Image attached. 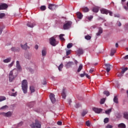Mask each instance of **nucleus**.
Returning <instances> with one entry per match:
<instances>
[{"instance_id":"1","label":"nucleus","mask_w":128,"mask_h":128,"mask_svg":"<svg viewBox=\"0 0 128 128\" xmlns=\"http://www.w3.org/2000/svg\"><path fill=\"white\" fill-rule=\"evenodd\" d=\"M18 76V70H11L9 74L8 78L9 82H12L14 80V78Z\"/></svg>"},{"instance_id":"2","label":"nucleus","mask_w":128,"mask_h":128,"mask_svg":"<svg viewBox=\"0 0 128 128\" xmlns=\"http://www.w3.org/2000/svg\"><path fill=\"white\" fill-rule=\"evenodd\" d=\"M22 88L23 92L26 94L28 92V81L26 80L22 81Z\"/></svg>"},{"instance_id":"3","label":"nucleus","mask_w":128,"mask_h":128,"mask_svg":"<svg viewBox=\"0 0 128 128\" xmlns=\"http://www.w3.org/2000/svg\"><path fill=\"white\" fill-rule=\"evenodd\" d=\"M31 128H40L42 126V124H40V122L38 120H35V122L32 123L30 124Z\"/></svg>"},{"instance_id":"4","label":"nucleus","mask_w":128,"mask_h":128,"mask_svg":"<svg viewBox=\"0 0 128 128\" xmlns=\"http://www.w3.org/2000/svg\"><path fill=\"white\" fill-rule=\"evenodd\" d=\"M72 22L70 21H67L63 26L64 30H68L72 27Z\"/></svg>"},{"instance_id":"5","label":"nucleus","mask_w":128,"mask_h":128,"mask_svg":"<svg viewBox=\"0 0 128 128\" xmlns=\"http://www.w3.org/2000/svg\"><path fill=\"white\" fill-rule=\"evenodd\" d=\"M50 44L52 46H56L58 44V42L56 41L54 37H52L50 38Z\"/></svg>"},{"instance_id":"6","label":"nucleus","mask_w":128,"mask_h":128,"mask_svg":"<svg viewBox=\"0 0 128 128\" xmlns=\"http://www.w3.org/2000/svg\"><path fill=\"white\" fill-rule=\"evenodd\" d=\"M0 114L4 116H6L7 118H10V116H12V113L10 112H2L0 113Z\"/></svg>"},{"instance_id":"7","label":"nucleus","mask_w":128,"mask_h":128,"mask_svg":"<svg viewBox=\"0 0 128 128\" xmlns=\"http://www.w3.org/2000/svg\"><path fill=\"white\" fill-rule=\"evenodd\" d=\"M56 5L54 4H48V8L50 10H54L56 8Z\"/></svg>"},{"instance_id":"8","label":"nucleus","mask_w":128,"mask_h":128,"mask_svg":"<svg viewBox=\"0 0 128 128\" xmlns=\"http://www.w3.org/2000/svg\"><path fill=\"white\" fill-rule=\"evenodd\" d=\"M8 8V6L6 4H0V10H6Z\"/></svg>"},{"instance_id":"9","label":"nucleus","mask_w":128,"mask_h":128,"mask_svg":"<svg viewBox=\"0 0 128 128\" xmlns=\"http://www.w3.org/2000/svg\"><path fill=\"white\" fill-rule=\"evenodd\" d=\"M104 66V68H106L107 72H110V66H110L109 64H105Z\"/></svg>"},{"instance_id":"10","label":"nucleus","mask_w":128,"mask_h":128,"mask_svg":"<svg viewBox=\"0 0 128 128\" xmlns=\"http://www.w3.org/2000/svg\"><path fill=\"white\" fill-rule=\"evenodd\" d=\"M50 98L52 104L56 102V98H54V94H50Z\"/></svg>"},{"instance_id":"11","label":"nucleus","mask_w":128,"mask_h":128,"mask_svg":"<svg viewBox=\"0 0 128 128\" xmlns=\"http://www.w3.org/2000/svg\"><path fill=\"white\" fill-rule=\"evenodd\" d=\"M92 110L96 112V114H100L102 110L100 108H93Z\"/></svg>"},{"instance_id":"12","label":"nucleus","mask_w":128,"mask_h":128,"mask_svg":"<svg viewBox=\"0 0 128 128\" xmlns=\"http://www.w3.org/2000/svg\"><path fill=\"white\" fill-rule=\"evenodd\" d=\"M20 46L22 50H26L28 48H30V46H28V43H26L24 45L20 44Z\"/></svg>"},{"instance_id":"13","label":"nucleus","mask_w":128,"mask_h":128,"mask_svg":"<svg viewBox=\"0 0 128 128\" xmlns=\"http://www.w3.org/2000/svg\"><path fill=\"white\" fill-rule=\"evenodd\" d=\"M11 50L12 52H18L20 50V48L18 47H12L11 48Z\"/></svg>"},{"instance_id":"14","label":"nucleus","mask_w":128,"mask_h":128,"mask_svg":"<svg viewBox=\"0 0 128 128\" xmlns=\"http://www.w3.org/2000/svg\"><path fill=\"white\" fill-rule=\"evenodd\" d=\"M16 68L20 72L22 70V66H20V62L18 60H17L16 62Z\"/></svg>"},{"instance_id":"15","label":"nucleus","mask_w":128,"mask_h":128,"mask_svg":"<svg viewBox=\"0 0 128 128\" xmlns=\"http://www.w3.org/2000/svg\"><path fill=\"white\" fill-rule=\"evenodd\" d=\"M26 26L28 28H34V26H36V24L32 23V22H28V23L26 24Z\"/></svg>"},{"instance_id":"16","label":"nucleus","mask_w":128,"mask_h":128,"mask_svg":"<svg viewBox=\"0 0 128 128\" xmlns=\"http://www.w3.org/2000/svg\"><path fill=\"white\" fill-rule=\"evenodd\" d=\"M74 64L72 62H69L66 64V68H72V66H74Z\"/></svg>"},{"instance_id":"17","label":"nucleus","mask_w":128,"mask_h":128,"mask_svg":"<svg viewBox=\"0 0 128 128\" xmlns=\"http://www.w3.org/2000/svg\"><path fill=\"white\" fill-rule=\"evenodd\" d=\"M101 14H108V10L106 9H102L100 10Z\"/></svg>"},{"instance_id":"18","label":"nucleus","mask_w":128,"mask_h":128,"mask_svg":"<svg viewBox=\"0 0 128 128\" xmlns=\"http://www.w3.org/2000/svg\"><path fill=\"white\" fill-rule=\"evenodd\" d=\"M102 34V28H99L98 32H97L96 34V35L97 36H100V34Z\"/></svg>"},{"instance_id":"19","label":"nucleus","mask_w":128,"mask_h":128,"mask_svg":"<svg viewBox=\"0 0 128 128\" xmlns=\"http://www.w3.org/2000/svg\"><path fill=\"white\" fill-rule=\"evenodd\" d=\"M62 98L65 100L66 98V89H63L62 93Z\"/></svg>"},{"instance_id":"20","label":"nucleus","mask_w":128,"mask_h":128,"mask_svg":"<svg viewBox=\"0 0 128 128\" xmlns=\"http://www.w3.org/2000/svg\"><path fill=\"white\" fill-rule=\"evenodd\" d=\"M77 18H79V20H82V14L80 13V12H78L76 14Z\"/></svg>"},{"instance_id":"21","label":"nucleus","mask_w":128,"mask_h":128,"mask_svg":"<svg viewBox=\"0 0 128 128\" xmlns=\"http://www.w3.org/2000/svg\"><path fill=\"white\" fill-rule=\"evenodd\" d=\"M10 60H12V58H8L3 60L4 64H8V62H10Z\"/></svg>"},{"instance_id":"22","label":"nucleus","mask_w":128,"mask_h":128,"mask_svg":"<svg viewBox=\"0 0 128 128\" xmlns=\"http://www.w3.org/2000/svg\"><path fill=\"white\" fill-rule=\"evenodd\" d=\"M118 128H126V124L124 123H120L118 124Z\"/></svg>"},{"instance_id":"23","label":"nucleus","mask_w":128,"mask_h":128,"mask_svg":"<svg viewBox=\"0 0 128 128\" xmlns=\"http://www.w3.org/2000/svg\"><path fill=\"white\" fill-rule=\"evenodd\" d=\"M84 54V50L82 48L78 49V56H80V54Z\"/></svg>"},{"instance_id":"24","label":"nucleus","mask_w":128,"mask_h":128,"mask_svg":"<svg viewBox=\"0 0 128 128\" xmlns=\"http://www.w3.org/2000/svg\"><path fill=\"white\" fill-rule=\"evenodd\" d=\"M116 50L114 48L112 49L111 52H110V56H112L114 55V54H116Z\"/></svg>"},{"instance_id":"25","label":"nucleus","mask_w":128,"mask_h":128,"mask_svg":"<svg viewBox=\"0 0 128 128\" xmlns=\"http://www.w3.org/2000/svg\"><path fill=\"white\" fill-rule=\"evenodd\" d=\"M24 57L26 58V60H30V58H32V56L28 53L25 54Z\"/></svg>"},{"instance_id":"26","label":"nucleus","mask_w":128,"mask_h":128,"mask_svg":"<svg viewBox=\"0 0 128 128\" xmlns=\"http://www.w3.org/2000/svg\"><path fill=\"white\" fill-rule=\"evenodd\" d=\"M82 10L84 12H88L90 10V9H88V7H83L82 8Z\"/></svg>"},{"instance_id":"27","label":"nucleus","mask_w":128,"mask_h":128,"mask_svg":"<svg viewBox=\"0 0 128 128\" xmlns=\"http://www.w3.org/2000/svg\"><path fill=\"white\" fill-rule=\"evenodd\" d=\"M42 56H46V50L44 49L42 50Z\"/></svg>"},{"instance_id":"28","label":"nucleus","mask_w":128,"mask_h":128,"mask_svg":"<svg viewBox=\"0 0 128 128\" xmlns=\"http://www.w3.org/2000/svg\"><path fill=\"white\" fill-rule=\"evenodd\" d=\"M114 102L116 104H118V97L116 96H115L114 98Z\"/></svg>"},{"instance_id":"29","label":"nucleus","mask_w":128,"mask_h":128,"mask_svg":"<svg viewBox=\"0 0 128 128\" xmlns=\"http://www.w3.org/2000/svg\"><path fill=\"white\" fill-rule=\"evenodd\" d=\"M124 118L126 120H128V112H125L124 114Z\"/></svg>"},{"instance_id":"30","label":"nucleus","mask_w":128,"mask_h":128,"mask_svg":"<svg viewBox=\"0 0 128 128\" xmlns=\"http://www.w3.org/2000/svg\"><path fill=\"white\" fill-rule=\"evenodd\" d=\"M30 90L32 93L34 92H36V90H34V86H30Z\"/></svg>"},{"instance_id":"31","label":"nucleus","mask_w":128,"mask_h":128,"mask_svg":"<svg viewBox=\"0 0 128 128\" xmlns=\"http://www.w3.org/2000/svg\"><path fill=\"white\" fill-rule=\"evenodd\" d=\"M64 34H60L59 36L60 38V40H65V39L64 38Z\"/></svg>"},{"instance_id":"32","label":"nucleus","mask_w":128,"mask_h":128,"mask_svg":"<svg viewBox=\"0 0 128 128\" xmlns=\"http://www.w3.org/2000/svg\"><path fill=\"white\" fill-rule=\"evenodd\" d=\"M64 68V64H61L58 66V69L60 72H62V68Z\"/></svg>"},{"instance_id":"33","label":"nucleus","mask_w":128,"mask_h":128,"mask_svg":"<svg viewBox=\"0 0 128 128\" xmlns=\"http://www.w3.org/2000/svg\"><path fill=\"white\" fill-rule=\"evenodd\" d=\"M82 70V64H80V66H79V67L78 69V72H80V70Z\"/></svg>"},{"instance_id":"34","label":"nucleus","mask_w":128,"mask_h":128,"mask_svg":"<svg viewBox=\"0 0 128 128\" xmlns=\"http://www.w3.org/2000/svg\"><path fill=\"white\" fill-rule=\"evenodd\" d=\"M92 12H98V8L96 7H94L92 9Z\"/></svg>"},{"instance_id":"35","label":"nucleus","mask_w":128,"mask_h":128,"mask_svg":"<svg viewBox=\"0 0 128 128\" xmlns=\"http://www.w3.org/2000/svg\"><path fill=\"white\" fill-rule=\"evenodd\" d=\"M6 98L4 96H0V102H2L4 100H6Z\"/></svg>"},{"instance_id":"36","label":"nucleus","mask_w":128,"mask_h":128,"mask_svg":"<svg viewBox=\"0 0 128 128\" xmlns=\"http://www.w3.org/2000/svg\"><path fill=\"white\" fill-rule=\"evenodd\" d=\"M40 9L42 11L46 10V7L44 6H40Z\"/></svg>"},{"instance_id":"37","label":"nucleus","mask_w":128,"mask_h":128,"mask_svg":"<svg viewBox=\"0 0 128 128\" xmlns=\"http://www.w3.org/2000/svg\"><path fill=\"white\" fill-rule=\"evenodd\" d=\"M105 112L106 114H110V112H112V108L110 109H108L107 110L105 111Z\"/></svg>"},{"instance_id":"38","label":"nucleus","mask_w":128,"mask_h":128,"mask_svg":"<svg viewBox=\"0 0 128 128\" xmlns=\"http://www.w3.org/2000/svg\"><path fill=\"white\" fill-rule=\"evenodd\" d=\"M8 108V106L6 105H5L2 108H0V110H6L7 108Z\"/></svg>"},{"instance_id":"39","label":"nucleus","mask_w":128,"mask_h":128,"mask_svg":"<svg viewBox=\"0 0 128 128\" xmlns=\"http://www.w3.org/2000/svg\"><path fill=\"white\" fill-rule=\"evenodd\" d=\"M104 102H106V98H103L101 99L100 102V104H104Z\"/></svg>"},{"instance_id":"40","label":"nucleus","mask_w":128,"mask_h":128,"mask_svg":"<svg viewBox=\"0 0 128 128\" xmlns=\"http://www.w3.org/2000/svg\"><path fill=\"white\" fill-rule=\"evenodd\" d=\"M104 124H108V122H110V120L108 119V118H106L104 119Z\"/></svg>"},{"instance_id":"41","label":"nucleus","mask_w":128,"mask_h":128,"mask_svg":"<svg viewBox=\"0 0 128 128\" xmlns=\"http://www.w3.org/2000/svg\"><path fill=\"white\" fill-rule=\"evenodd\" d=\"M104 94H106V96H110V92L108 91H104Z\"/></svg>"},{"instance_id":"42","label":"nucleus","mask_w":128,"mask_h":128,"mask_svg":"<svg viewBox=\"0 0 128 128\" xmlns=\"http://www.w3.org/2000/svg\"><path fill=\"white\" fill-rule=\"evenodd\" d=\"M85 38L86 40H90V38H92V37L90 36V35H88L85 36Z\"/></svg>"},{"instance_id":"43","label":"nucleus","mask_w":128,"mask_h":128,"mask_svg":"<svg viewBox=\"0 0 128 128\" xmlns=\"http://www.w3.org/2000/svg\"><path fill=\"white\" fill-rule=\"evenodd\" d=\"M126 70H128V68H125L122 69L121 73L122 74H124V72H126Z\"/></svg>"},{"instance_id":"44","label":"nucleus","mask_w":128,"mask_h":128,"mask_svg":"<svg viewBox=\"0 0 128 128\" xmlns=\"http://www.w3.org/2000/svg\"><path fill=\"white\" fill-rule=\"evenodd\" d=\"M86 18H88V20H92V18H94V16H87Z\"/></svg>"},{"instance_id":"45","label":"nucleus","mask_w":128,"mask_h":128,"mask_svg":"<svg viewBox=\"0 0 128 128\" xmlns=\"http://www.w3.org/2000/svg\"><path fill=\"white\" fill-rule=\"evenodd\" d=\"M72 43H69L67 45L68 48H72Z\"/></svg>"},{"instance_id":"46","label":"nucleus","mask_w":128,"mask_h":128,"mask_svg":"<svg viewBox=\"0 0 128 128\" xmlns=\"http://www.w3.org/2000/svg\"><path fill=\"white\" fill-rule=\"evenodd\" d=\"M5 16L6 14L4 13H0V18H2Z\"/></svg>"},{"instance_id":"47","label":"nucleus","mask_w":128,"mask_h":128,"mask_svg":"<svg viewBox=\"0 0 128 128\" xmlns=\"http://www.w3.org/2000/svg\"><path fill=\"white\" fill-rule=\"evenodd\" d=\"M88 114V112L86 111H84L82 113V116H86V114Z\"/></svg>"},{"instance_id":"48","label":"nucleus","mask_w":128,"mask_h":128,"mask_svg":"<svg viewBox=\"0 0 128 128\" xmlns=\"http://www.w3.org/2000/svg\"><path fill=\"white\" fill-rule=\"evenodd\" d=\"M86 124L87 126H90V120L86 121Z\"/></svg>"},{"instance_id":"49","label":"nucleus","mask_w":128,"mask_h":128,"mask_svg":"<svg viewBox=\"0 0 128 128\" xmlns=\"http://www.w3.org/2000/svg\"><path fill=\"white\" fill-rule=\"evenodd\" d=\"M14 61L12 62V63L8 64V68H11L14 66Z\"/></svg>"},{"instance_id":"50","label":"nucleus","mask_w":128,"mask_h":128,"mask_svg":"<svg viewBox=\"0 0 128 128\" xmlns=\"http://www.w3.org/2000/svg\"><path fill=\"white\" fill-rule=\"evenodd\" d=\"M80 104H76L75 105V108H80Z\"/></svg>"},{"instance_id":"51","label":"nucleus","mask_w":128,"mask_h":128,"mask_svg":"<svg viewBox=\"0 0 128 128\" xmlns=\"http://www.w3.org/2000/svg\"><path fill=\"white\" fill-rule=\"evenodd\" d=\"M66 56H69V54H70V50H68L66 52Z\"/></svg>"},{"instance_id":"52","label":"nucleus","mask_w":128,"mask_h":128,"mask_svg":"<svg viewBox=\"0 0 128 128\" xmlns=\"http://www.w3.org/2000/svg\"><path fill=\"white\" fill-rule=\"evenodd\" d=\"M62 122L60 121H58L57 122V124H58V126H62Z\"/></svg>"},{"instance_id":"53","label":"nucleus","mask_w":128,"mask_h":128,"mask_svg":"<svg viewBox=\"0 0 128 128\" xmlns=\"http://www.w3.org/2000/svg\"><path fill=\"white\" fill-rule=\"evenodd\" d=\"M106 128H112V126L110 124H108L106 126Z\"/></svg>"},{"instance_id":"54","label":"nucleus","mask_w":128,"mask_h":128,"mask_svg":"<svg viewBox=\"0 0 128 128\" xmlns=\"http://www.w3.org/2000/svg\"><path fill=\"white\" fill-rule=\"evenodd\" d=\"M11 96H16V92L14 93H12Z\"/></svg>"},{"instance_id":"55","label":"nucleus","mask_w":128,"mask_h":128,"mask_svg":"<svg viewBox=\"0 0 128 128\" xmlns=\"http://www.w3.org/2000/svg\"><path fill=\"white\" fill-rule=\"evenodd\" d=\"M86 76V73L80 74V78H84Z\"/></svg>"},{"instance_id":"56","label":"nucleus","mask_w":128,"mask_h":128,"mask_svg":"<svg viewBox=\"0 0 128 128\" xmlns=\"http://www.w3.org/2000/svg\"><path fill=\"white\" fill-rule=\"evenodd\" d=\"M108 14H110V16H112V11L108 10Z\"/></svg>"},{"instance_id":"57","label":"nucleus","mask_w":128,"mask_h":128,"mask_svg":"<svg viewBox=\"0 0 128 128\" xmlns=\"http://www.w3.org/2000/svg\"><path fill=\"white\" fill-rule=\"evenodd\" d=\"M24 124V122H20L18 124V126H22V125Z\"/></svg>"},{"instance_id":"58","label":"nucleus","mask_w":128,"mask_h":128,"mask_svg":"<svg viewBox=\"0 0 128 128\" xmlns=\"http://www.w3.org/2000/svg\"><path fill=\"white\" fill-rule=\"evenodd\" d=\"M85 76H86V78H90V76L88 74H86L85 73Z\"/></svg>"},{"instance_id":"59","label":"nucleus","mask_w":128,"mask_h":128,"mask_svg":"<svg viewBox=\"0 0 128 128\" xmlns=\"http://www.w3.org/2000/svg\"><path fill=\"white\" fill-rule=\"evenodd\" d=\"M117 76H120H120H122V72H121V73H119V74H117Z\"/></svg>"},{"instance_id":"60","label":"nucleus","mask_w":128,"mask_h":128,"mask_svg":"<svg viewBox=\"0 0 128 128\" xmlns=\"http://www.w3.org/2000/svg\"><path fill=\"white\" fill-rule=\"evenodd\" d=\"M124 60H128V55L126 56L123 58Z\"/></svg>"},{"instance_id":"61","label":"nucleus","mask_w":128,"mask_h":128,"mask_svg":"<svg viewBox=\"0 0 128 128\" xmlns=\"http://www.w3.org/2000/svg\"><path fill=\"white\" fill-rule=\"evenodd\" d=\"M114 18H120V14H114Z\"/></svg>"},{"instance_id":"62","label":"nucleus","mask_w":128,"mask_h":128,"mask_svg":"<svg viewBox=\"0 0 128 128\" xmlns=\"http://www.w3.org/2000/svg\"><path fill=\"white\" fill-rule=\"evenodd\" d=\"M2 28L0 27V35L2 34Z\"/></svg>"},{"instance_id":"63","label":"nucleus","mask_w":128,"mask_h":128,"mask_svg":"<svg viewBox=\"0 0 128 128\" xmlns=\"http://www.w3.org/2000/svg\"><path fill=\"white\" fill-rule=\"evenodd\" d=\"M124 10H128V7H126V6H124Z\"/></svg>"},{"instance_id":"64","label":"nucleus","mask_w":128,"mask_h":128,"mask_svg":"<svg viewBox=\"0 0 128 128\" xmlns=\"http://www.w3.org/2000/svg\"><path fill=\"white\" fill-rule=\"evenodd\" d=\"M34 48H35L36 50H38V46L36 45Z\"/></svg>"}]
</instances>
